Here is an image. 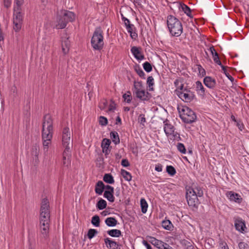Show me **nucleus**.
<instances>
[{"label":"nucleus","instance_id":"nucleus-1","mask_svg":"<svg viewBox=\"0 0 249 249\" xmlns=\"http://www.w3.org/2000/svg\"><path fill=\"white\" fill-rule=\"evenodd\" d=\"M50 211L49 202L46 198L42 199L40 210L39 227L44 238L48 236L50 227Z\"/></svg>","mask_w":249,"mask_h":249},{"label":"nucleus","instance_id":"nucleus-2","mask_svg":"<svg viewBox=\"0 0 249 249\" xmlns=\"http://www.w3.org/2000/svg\"><path fill=\"white\" fill-rule=\"evenodd\" d=\"M166 21L171 35L173 36H179L183 32V26L181 21L173 15H168Z\"/></svg>","mask_w":249,"mask_h":249},{"label":"nucleus","instance_id":"nucleus-3","mask_svg":"<svg viewBox=\"0 0 249 249\" xmlns=\"http://www.w3.org/2000/svg\"><path fill=\"white\" fill-rule=\"evenodd\" d=\"M53 122L51 116L46 114L44 116L42 124V139L52 140L53 134Z\"/></svg>","mask_w":249,"mask_h":249},{"label":"nucleus","instance_id":"nucleus-4","mask_svg":"<svg viewBox=\"0 0 249 249\" xmlns=\"http://www.w3.org/2000/svg\"><path fill=\"white\" fill-rule=\"evenodd\" d=\"M179 117L182 121L186 124H191L196 121V113L189 107L184 106L180 109L178 107Z\"/></svg>","mask_w":249,"mask_h":249},{"label":"nucleus","instance_id":"nucleus-5","mask_svg":"<svg viewBox=\"0 0 249 249\" xmlns=\"http://www.w3.org/2000/svg\"><path fill=\"white\" fill-rule=\"evenodd\" d=\"M103 39V31L100 28L96 29L91 39V45L93 49L97 51L101 50L104 44Z\"/></svg>","mask_w":249,"mask_h":249},{"label":"nucleus","instance_id":"nucleus-6","mask_svg":"<svg viewBox=\"0 0 249 249\" xmlns=\"http://www.w3.org/2000/svg\"><path fill=\"white\" fill-rule=\"evenodd\" d=\"M192 188H189L186 190V198L188 205L192 208H197L199 203L198 196Z\"/></svg>","mask_w":249,"mask_h":249},{"label":"nucleus","instance_id":"nucleus-7","mask_svg":"<svg viewBox=\"0 0 249 249\" xmlns=\"http://www.w3.org/2000/svg\"><path fill=\"white\" fill-rule=\"evenodd\" d=\"M13 21V29L16 32L19 31L23 22V15L21 12H14Z\"/></svg>","mask_w":249,"mask_h":249},{"label":"nucleus","instance_id":"nucleus-8","mask_svg":"<svg viewBox=\"0 0 249 249\" xmlns=\"http://www.w3.org/2000/svg\"><path fill=\"white\" fill-rule=\"evenodd\" d=\"M71 133L70 129L64 127L62 131V141L63 146L72 145V140L71 138Z\"/></svg>","mask_w":249,"mask_h":249},{"label":"nucleus","instance_id":"nucleus-9","mask_svg":"<svg viewBox=\"0 0 249 249\" xmlns=\"http://www.w3.org/2000/svg\"><path fill=\"white\" fill-rule=\"evenodd\" d=\"M134 94L136 97L142 101H147L151 97V95L148 91H145L144 89H138L137 91H133Z\"/></svg>","mask_w":249,"mask_h":249},{"label":"nucleus","instance_id":"nucleus-10","mask_svg":"<svg viewBox=\"0 0 249 249\" xmlns=\"http://www.w3.org/2000/svg\"><path fill=\"white\" fill-rule=\"evenodd\" d=\"M56 22V24L54 27L57 29L65 28L68 23L60 11L58 12L57 14Z\"/></svg>","mask_w":249,"mask_h":249},{"label":"nucleus","instance_id":"nucleus-11","mask_svg":"<svg viewBox=\"0 0 249 249\" xmlns=\"http://www.w3.org/2000/svg\"><path fill=\"white\" fill-rule=\"evenodd\" d=\"M226 195L231 201H234L238 204L241 203L243 201L241 196L233 191H228Z\"/></svg>","mask_w":249,"mask_h":249},{"label":"nucleus","instance_id":"nucleus-12","mask_svg":"<svg viewBox=\"0 0 249 249\" xmlns=\"http://www.w3.org/2000/svg\"><path fill=\"white\" fill-rule=\"evenodd\" d=\"M169 121L166 119L163 122L164 124V131L167 136L169 135H173L174 137H176V134H175V128L173 125L168 123Z\"/></svg>","mask_w":249,"mask_h":249},{"label":"nucleus","instance_id":"nucleus-13","mask_svg":"<svg viewBox=\"0 0 249 249\" xmlns=\"http://www.w3.org/2000/svg\"><path fill=\"white\" fill-rule=\"evenodd\" d=\"M60 12L68 23L72 22L75 20V15L73 12L66 10H61Z\"/></svg>","mask_w":249,"mask_h":249},{"label":"nucleus","instance_id":"nucleus-14","mask_svg":"<svg viewBox=\"0 0 249 249\" xmlns=\"http://www.w3.org/2000/svg\"><path fill=\"white\" fill-rule=\"evenodd\" d=\"M141 48L133 46L131 49V52L134 57L138 60H142L144 58V56L141 51Z\"/></svg>","mask_w":249,"mask_h":249},{"label":"nucleus","instance_id":"nucleus-15","mask_svg":"<svg viewBox=\"0 0 249 249\" xmlns=\"http://www.w3.org/2000/svg\"><path fill=\"white\" fill-rule=\"evenodd\" d=\"M178 97L183 101L186 103H190L195 98V94H187L186 93L179 92L178 93Z\"/></svg>","mask_w":249,"mask_h":249},{"label":"nucleus","instance_id":"nucleus-16","mask_svg":"<svg viewBox=\"0 0 249 249\" xmlns=\"http://www.w3.org/2000/svg\"><path fill=\"white\" fill-rule=\"evenodd\" d=\"M61 46L63 53L64 54L67 53L70 47V41L69 40V37H67V36L62 37Z\"/></svg>","mask_w":249,"mask_h":249},{"label":"nucleus","instance_id":"nucleus-17","mask_svg":"<svg viewBox=\"0 0 249 249\" xmlns=\"http://www.w3.org/2000/svg\"><path fill=\"white\" fill-rule=\"evenodd\" d=\"M203 82L206 87L212 89H213L216 84L215 80L210 76L205 77L203 79Z\"/></svg>","mask_w":249,"mask_h":249},{"label":"nucleus","instance_id":"nucleus-18","mask_svg":"<svg viewBox=\"0 0 249 249\" xmlns=\"http://www.w3.org/2000/svg\"><path fill=\"white\" fill-rule=\"evenodd\" d=\"M235 227L236 230L243 232L245 231L246 225L245 222L241 218H238L235 220Z\"/></svg>","mask_w":249,"mask_h":249},{"label":"nucleus","instance_id":"nucleus-19","mask_svg":"<svg viewBox=\"0 0 249 249\" xmlns=\"http://www.w3.org/2000/svg\"><path fill=\"white\" fill-rule=\"evenodd\" d=\"M126 28L132 39L135 40L138 37V34L136 32V28L134 25L130 23L127 25Z\"/></svg>","mask_w":249,"mask_h":249},{"label":"nucleus","instance_id":"nucleus-20","mask_svg":"<svg viewBox=\"0 0 249 249\" xmlns=\"http://www.w3.org/2000/svg\"><path fill=\"white\" fill-rule=\"evenodd\" d=\"M149 242L158 249H161L165 244L163 241L159 240L154 237L149 236Z\"/></svg>","mask_w":249,"mask_h":249},{"label":"nucleus","instance_id":"nucleus-21","mask_svg":"<svg viewBox=\"0 0 249 249\" xmlns=\"http://www.w3.org/2000/svg\"><path fill=\"white\" fill-rule=\"evenodd\" d=\"M104 190V184L103 181H98L95 186V192L97 194L101 195Z\"/></svg>","mask_w":249,"mask_h":249},{"label":"nucleus","instance_id":"nucleus-22","mask_svg":"<svg viewBox=\"0 0 249 249\" xmlns=\"http://www.w3.org/2000/svg\"><path fill=\"white\" fill-rule=\"evenodd\" d=\"M179 9H181L185 13L187 16L190 18H193V16L191 14V9L186 4L184 3H179Z\"/></svg>","mask_w":249,"mask_h":249},{"label":"nucleus","instance_id":"nucleus-23","mask_svg":"<svg viewBox=\"0 0 249 249\" xmlns=\"http://www.w3.org/2000/svg\"><path fill=\"white\" fill-rule=\"evenodd\" d=\"M196 90L198 93L201 95L204 96L205 94V89L203 86L200 81H197L196 82Z\"/></svg>","mask_w":249,"mask_h":249},{"label":"nucleus","instance_id":"nucleus-24","mask_svg":"<svg viewBox=\"0 0 249 249\" xmlns=\"http://www.w3.org/2000/svg\"><path fill=\"white\" fill-rule=\"evenodd\" d=\"M105 222L108 227H115L118 223L117 220L115 217H109L105 219Z\"/></svg>","mask_w":249,"mask_h":249},{"label":"nucleus","instance_id":"nucleus-25","mask_svg":"<svg viewBox=\"0 0 249 249\" xmlns=\"http://www.w3.org/2000/svg\"><path fill=\"white\" fill-rule=\"evenodd\" d=\"M15 5L14 8V12H21V6L24 2V0H15Z\"/></svg>","mask_w":249,"mask_h":249},{"label":"nucleus","instance_id":"nucleus-26","mask_svg":"<svg viewBox=\"0 0 249 249\" xmlns=\"http://www.w3.org/2000/svg\"><path fill=\"white\" fill-rule=\"evenodd\" d=\"M107 233L113 237H119L122 235L121 231L118 229H112L107 231Z\"/></svg>","mask_w":249,"mask_h":249},{"label":"nucleus","instance_id":"nucleus-27","mask_svg":"<svg viewBox=\"0 0 249 249\" xmlns=\"http://www.w3.org/2000/svg\"><path fill=\"white\" fill-rule=\"evenodd\" d=\"M114 191H105L104 197L109 202H113L115 201V197L113 196Z\"/></svg>","mask_w":249,"mask_h":249},{"label":"nucleus","instance_id":"nucleus-28","mask_svg":"<svg viewBox=\"0 0 249 249\" xmlns=\"http://www.w3.org/2000/svg\"><path fill=\"white\" fill-rule=\"evenodd\" d=\"M110 136L112 142L115 144H117L120 143V141L119 135L116 131H111L110 133Z\"/></svg>","mask_w":249,"mask_h":249},{"label":"nucleus","instance_id":"nucleus-29","mask_svg":"<svg viewBox=\"0 0 249 249\" xmlns=\"http://www.w3.org/2000/svg\"><path fill=\"white\" fill-rule=\"evenodd\" d=\"M134 69L138 75L142 79H145V74L140 66L138 64H136L134 66Z\"/></svg>","mask_w":249,"mask_h":249},{"label":"nucleus","instance_id":"nucleus-30","mask_svg":"<svg viewBox=\"0 0 249 249\" xmlns=\"http://www.w3.org/2000/svg\"><path fill=\"white\" fill-rule=\"evenodd\" d=\"M162 227L165 230L171 231L173 225L169 220H165L162 222Z\"/></svg>","mask_w":249,"mask_h":249},{"label":"nucleus","instance_id":"nucleus-31","mask_svg":"<svg viewBox=\"0 0 249 249\" xmlns=\"http://www.w3.org/2000/svg\"><path fill=\"white\" fill-rule=\"evenodd\" d=\"M103 180L108 184L114 183L113 177L110 174H105L103 177Z\"/></svg>","mask_w":249,"mask_h":249},{"label":"nucleus","instance_id":"nucleus-32","mask_svg":"<svg viewBox=\"0 0 249 249\" xmlns=\"http://www.w3.org/2000/svg\"><path fill=\"white\" fill-rule=\"evenodd\" d=\"M107 206V202L102 198H101L96 203V207L100 210L104 209Z\"/></svg>","mask_w":249,"mask_h":249},{"label":"nucleus","instance_id":"nucleus-33","mask_svg":"<svg viewBox=\"0 0 249 249\" xmlns=\"http://www.w3.org/2000/svg\"><path fill=\"white\" fill-rule=\"evenodd\" d=\"M39 153V147L38 145H35L32 148L31 154L33 156V158H38V156Z\"/></svg>","mask_w":249,"mask_h":249},{"label":"nucleus","instance_id":"nucleus-34","mask_svg":"<svg viewBox=\"0 0 249 249\" xmlns=\"http://www.w3.org/2000/svg\"><path fill=\"white\" fill-rule=\"evenodd\" d=\"M181 244L185 247L184 249H194V246L189 241L183 239L180 241Z\"/></svg>","mask_w":249,"mask_h":249},{"label":"nucleus","instance_id":"nucleus-35","mask_svg":"<svg viewBox=\"0 0 249 249\" xmlns=\"http://www.w3.org/2000/svg\"><path fill=\"white\" fill-rule=\"evenodd\" d=\"M121 172L125 180L129 181L132 179V176L128 171L124 169H121Z\"/></svg>","mask_w":249,"mask_h":249},{"label":"nucleus","instance_id":"nucleus-36","mask_svg":"<svg viewBox=\"0 0 249 249\" xmlns=\"http://www.w3.org/2000/svg\"><path fill=\"white\" fill-rule=\"evenodd\" d=\"M140 204L142 213H145L147 212L148 204L145 199L142 198L140 200Z\"/></svg>","mask_w":249,"mask_h":249},{"label":"nucleus","instance_id":"nucleus-37","mask_svg":"<svg viewBox=\"0 0 249 249\" xmlns=\"http://www.w3.org/2000/svg\"><path fill=\"white\" fill-rule=\"evenodd\" d=\"M91 223L95 227H99L100 223V219L99 216L97 215H94L91 218Z\"/></svg>","mask_w":249,"mask_h":249},{"label":"nucleus","instance_id":"nucleus-38","mask_svg":"<svg viewBox=\"0 0 249 249\" xmlns=\"http://www.w3.org/2000/svg\"><path fill=\"white\" fill-rule=\"evenodd\" d=\"M65 147V150L63 153V156H66L67 158H71V148L72 147L71 145L63 146Z\"/></svg>","mask_w":249,"mask_h":249},{"label":"nucleus","instance_id":"nucleus-39","mask_svg":"<svg viewBox=\"0 0 249 249\" xmlns=\"http://www.w3.org/2000/svg\"><path fill=\"white\" fill-rule=\"evenodd\" d=\"M146 84L150 88L149 90L151 91L153 90V88L152 87L154 85V78L152 76H148L147 79Z\"/></svg>","mask_w":249,"mask_h":249},{"label":"nucleus","instance_id":"nucleus-40","mask_svg":"<svg viewBox=\"0 0 249 249\" xmlns=\"http://www.w3.org/2000/svg\"><path fill=\"white\" fill-rule=\"evenodd\" d=\"M194 192H195L196 195L198 197H202L203 195V191L202 188L199 186H196L194 188H193Z\"/></svg>","mask_w":249,"mask_h":249},{"label":"nucleus","instance_id":"nucleus-41","mask_svg":"<svg viewBox=\"0 0 249 249\" xmlns=\"http://www.w3.org/2000/svg\"><path fill=\"white\" fill-rule=\"evenodd\" d=\"M97 233L98 231L96 230L90 229L88 231L87 236L89 239H91L93 238Z\"/></svg>","mask_w":249,"mask_h":249},{"label":"nucleus","instance_id":"nucleus-42","mask_svg":"<svg viewBox=\"0 0 249 249\" xmlns=\"http://www.w3.org/2000/svg\"><path fill=\"white\" fill-rule=\"evenodd\" d=\"M166 172L171 176L175 175L176 173L175 168L171 165H167L166 166Z\"/></svg>","mask_w":249,"mask_h":249},{"label":"nucleus","instance_id":"nucleus-43","mask_svg":"<svg viewBox=\"0 0 249 249\" xmlns=\"http://www.w3.org/2000/svg\"><path fill=\"white\" fill-rule=\"evenodd\" d=\"M128 94L124 93L123 95V98L124 101H126L127 103H130L132 100V96L130 91H127Z\"/></svg>","mask_w":249,"mask_h":249},{"label":"nucleus","instance_id":"nucleus-44","mask_svg":"<svg viewBox=\"0 0 249 249\" xmlns=\"http://www.w3.org/2000/svg\"><path fill=\"white\" fill-rule=\"evenodd\" d=\"M143 68L147 72H149L152 70V65L148 62H145L143 64Z\"/></svg>","mask_w":249,"mask_h":249},{"label":"nucleus","instance_id":"nucleus-45","mask_svg":"<svg viewBox=\"0 0 249 249\" xmlns=\"http://www.w3.org/2000/svg\"><path fill=\"white\" fill-rule=\"evenodd\" d=\"M221 67L223 71L224 74L226 75V76L228 78V79L231 82L234 81V78L231 76L230 73L227 71L226 67L223 65L221 66Z\"/></svg>","mask_w":249,"mask_h":249},{"label":"nucleus","instance_id":"nucleus-46","mask_svg":"<svg viewBox=\"0 0 249 249\" xmlns=\"http://www.w3.org/2000/svg\"><path fill=\"white\" fill-rule=\"evenodd\" d=\"M142 87V81L136 82L134 81V88L135 90L134 91H137L138 89L141 90Z\"/></svg>","mask_w":249,"mask_h":249},{"label":"nucleus","instance_id":"nucleus-47","mask_svg":"<svg viewBox=\"0 0 249 249\" xmlns=\"http://www.w3.org/2000/svg\"><path fill=\"white\" fill-rule=\"evenodd\" d=\"M177 148L178 150L182 154H185L186 152V150L185 146L182 143H178L177 144Z\"/></svg>","mask_w":249,"mask_h":249},{"label":"nucleus","instance_id":"nucleus-48","mask_svg":"<svg viewBox=\"0 0 249 249\" xmlns=\"http://www.w3.org/2000/svg\"><path fill=\"white\" fill-rule=\"evenodd\" d=\"M213 57L214 62L216 64H217V65H218L220 66L222 65L221 61H220L218 54L217 52L214 53V54H213Z\"/></svg>","mask_w":249,"mask_h":249},{"label":"nucleus","instance_id":"nucleus-49","mask_svg":"<svg viewBox=\"0 0 249 249\" xmlns=\"http://www.w3.org/2000/svg\"><path fill=\"white\" fill-rule=\"evenodd\" d=\"M43 140V145L44 147V150L45 151H47L49 147V145L51 143V140H48V139H42Z\"/></svg>","mask_w":249,"mask_h":249},{"label":"nucleus","instance_id":"nucleus-50","mask_svg":"<svg viewBox=\"0 0 249 249\" xmlns=\"http://www.w3.org/2000/svg\"><path fill=\"white\" fill-rule=\"evenodd\" d=\"M111 142L107 139H104L102 143V148H108Z\"/></svg>","mask_w":249,"mask_h":249},{"label":"nucleus","instance_id":"nucleus-51","mask_svg":"<svg viewBox=\"0 0 249 249\" xmlns=\"http://www.w3.org/2000/svg\"><path fill=\"white\" fill-rule=\"evenodd\" d=\"M99 124L102 126L106 125L107 124V119L104 116L99 117Z\"/></svg>","mask_w":249,"mask_h":249},{"label":"nucleus","instance_id":"nucleus-52","mask_svg":"<svg viewBox=\"0 0 249 249\" xmlns=\"http://www.w3.org/2000/svg\"><path fill=\"white\" fill-rule=\"evenodd\" d=\"M107 105V101L106 100H103L100 102L99 107L101 109L103 110L106 108Z\"/></svg>","mask_w":249,"mask_h":249},{"label":"nucleus","instance_id":"nucleus-53","mask_svg":"<svg viewBox=\"0 0 249 249\" xmlns=\"http://www.w3.org/2000/svg\"><path fill=\"white\" fill-rule=\"evenodd\" d=\"M238 247L239 249H249L248 245L244 242H240L238 244Z\"/></svg>","mask_w":249,"mask_h":249},{"label":"nucleus","instance_id":"nucleus-54","mask_svg":"<svg viewBox=\"0 0 249 249\" xmlns=\"http://www.w3.org/2000/svg\"><path fill=\"white\" fill-rule=\"evenodd\" d=\"M139 122L144 125V123L146 122V119L145 118V115L143 114H141L139 115L138 118Z\"/></svg>","mask_w":249,"mask_h":249},{"label":"nucleus","instance_id":"nucleus-55","mask_svg":"<svg viewBox=\"0 0 249 249\" xmlns=\"http://www.w3.org/2000/svg\"><path fill=\"white\" fill-rule=\"evenodd\" d=\"M121 245L118 243L114 240H113L109 249H119V247Z\"/></svg>","mask_w":249,"mask_h":249},{"label":"nucleus","instance_id":"nucleus-56","mask_svg":"<svg viewBox=\"0 0 249 249\" xmlns=\"http://www.w3.org/2000/svg\"><path fill=\"white\" fill-rule=\"evenodd\" d=\"M112 241H113V240H112L108 237L104 239L105 243L107 248H108V249H109V248L110 247L111 243H112Z\"/></svg>","mask_w":249,"mask_h":249},{"label":"nucleus","instance_id":"nucleus-57","mask_svg":"<svg viewBox=\"0 0 249 249\" xmlns=\"http://www.w3.org/2000/svg\"><path fill=\"white\" fill-rule=\"evenodd\" d=\"M236 126L240 130L242 131L244 129V125L240 120H238L236 122Z\"/></svg>","mask_w":249,"mask_h":249},{"label":"nucleus","instance_id":"nucleus-58","mask_svg":"<svg viewBox=\"0 0 249 249\" xmlns=\"http://www.w3.org/2000/svg\"><path fill=\"white\" fill-rule=\"evenodd\" d=\"M115 108H116V104H115V102L111 100V103L109 105L108 110L109 111H113L115 109Z\"/></svg>","mask_w":249,"mask_h":249},{"label":"nucleus","instance_id":"nucleus-59","mask_svg":"<svg viewBox=\"0 0 249 249\" xmlns=\"http://www.w3.org/2000/svg\"><path fill=\"white\" fill-rule=\"evenodd\" d=\"M121 16L122 19L124 21L125 27L127 26V25L130 23L129 20L126 18L125 17H124L123 14H121Z\"/></svg>","mask_w":249,"mask_h":249},{"label":"nucleus","instance_id":"nucleus-60","mask_svg":"<svg viewBox=\"0 0 249 249\" xmlns=\"http://www.w3.org/2000/svg\"><path fill=\"white\" fill-rule=\"evenodd\" d=\"M219 246L221 247V249H229L227 243L222 241L219 242Z\"/></svg>","mask_w":249,"mask_h":249},{"label":"nucleus","instance_id":"nucleus-61","mask_svg":"<svg viewBox=\"0 0 249 249\" xmlns=\"http://www.w3.org/2000/svg\"><path fill=\"white\" fill-rule=\"evenodd\" d=\"M121 165L123 167H128L130 165V163L127 159H123L121 161Z\"/></svg>","mask_w":249,"mask_h":249},{"label":"nucleus","instance_id":"nucleus-62","mask_svg":"<svg viewBox=\"0 0 249 249\" xmlns=\"http://www.w3.org/2000/svg\"><path fill=\"white\" fill-rule=\"evenodd\" d=\"M11 94H13L14 97H16L17 95V89L15 86L11 88Z\"/></svg>","mask_w":249,"mask_h":249},{"label":"nucleus","instance_id":"nucleus-63","mask_svg":"<svg viewBox=\"0 0 249 249\" xmlns=\"http://www.w3.org/2000/svg\"><path fill=\"white\" fill-rule=\"evenodd\" d=\"M106 189L105 191H114V188L109 185H105L104 184V189Z\"/></svg>","mask_w":249,"mask_h":249},{"label":"nucleus","instance_id":"nucleus-64","mask_svg":"<svg viewBox=\"0 0 249 249\" xmlns=\"http://www.w3.org/2000/svg\"><path fill=\"white\" fill-rule=\"evenodd\" d=\"M198 70L202 75L205 74V71L200 65H198Z\"/></svg>","mask_w":249,"mask_h":249}]
</instances>
